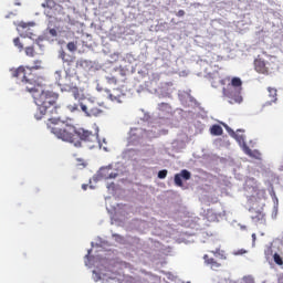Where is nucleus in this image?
<instances>
[{
    "label": "nucleus",
    "instance_id": "f257e3e1",
    "mask_svg": "<svg viewBox=\"0 0 283 283\" xmlns=\"http://www.w3.org/2000/svg\"><path fill=\"white\" fill-rule=\"evenodd\" d=\"M51 133L64 140V143H72L75 147H81V140L91 143L92 147L98 143V134L92 133L85 128H76L65 122L55 123L50 126Z\"/></svg>",
    "mask_w": 283,
    "mask_h": 283
},
{
    "label": "nucleus",
    "instance_id": "f03ea898",
    "mask_svg": "<svg viewBox=\"0 0 283 283\" xmlns=\"http://www.w3.org/2000/svg\"><path fill=\"white\" fill-rule=\"evenodd\" d=\"M25 90L32 94L34 103L38 106V112H40V115L39 113L35 114L36 120H41L42 116H45L46 114L52 116L53 114L59 113V107L56 106V101H59L57 93L39 90L36 88V84L31 86L27 85Z\"/></svg>",
    "mask_w": 283,
    "mask_h": 283
},
{
    "label": "nucleus",
    "instance_id": "7ed1b4c3",
    "mask_svg": "<svg viewBox=\"0 0 283 283\" xmlns=\"http://www.w3.org/2000/svg\"><path fill=\"white\" fill-rule=\"evenodd\" d=\"M41 65H43V61L35 60L33 61V65L19 66L18 69L11 70V74L13 78H18L24 83V85H36L39 77L36 74L32 73V70H41Z\"/></svg>",
    "mask_w": 283,
    "mask_h": 283
},
{
    "label": "nucleus",
    "instance_id": "20e7f679",
    "mask_svg": "<svg viewBox=\"0 0 283 283\" xmlns=\"http://www.w3.org/2000/svg\"><path fill=\"white\" fill-rule=\"evenodd\" d=\"M222 94L226 98H229V103L233 105L234 103L242 102V80L240 77H232L231 82L227 87L222 88Z\"/></svg>",
    "mask_w": 283,
    "mask_h": 283
},
{
    "label": "nucleus",
    "instance_id": "39448f33",
    "mask_svg": "<svg viewBox=\"0 0 283 283\" xmlns=\"http://www.w3.org/2000/svg\"><path fill=\"white\" fill-rule=\"evenodd\" d=\"M127 71L123 67L115 69L109 75L106 76L108 85H118V83H125Z\"/></svg>",
    "mask_w": 283,
    "mask_h": 283
},
{
    "label": "nucleus",
    "instance_id": "423d86ee",
    "mask_svg": "<svg viewBox=\"0 0 283 283\" xmlns=\"http://www.w3.org/2000/svg\"><path fill=\"white\" fill-rule=\"evenodd\" d=\"M80 107L83 113H85V116H101L103 114V111L98 108L92 101H87L86 103H80Z\"/></svg>",
    "mask_w": 283,
    "mask_h": 283
},
{
    "label": "nucleus",
    "instance_id": "0eeeda50",
    "mask_svg": "<svg viewBox=\"0 0 283 283\" xmlns=\"http://www.w3.org/2000/svg\"><path fill=\"white\" fill-rule=\"evenodd\" d=\"M108 98L113 103H123L125 101V93L120 88H114L112 93H108Z\"/></svg>",
    "mask_w": 283,
    "mask_h": 283
},
{
    "label": "nucleus",
    "instance_id": "6e6552de",
    "mask_svg": "<svg viewBox=\"0 0 283 283\" xmlns=\"http://www.w3.org/2000/svg\"><path fill=\"white\" fill-rule=\"evenodd\" d=\"M63 92H70L72 96L75 98V101H82L83 94H81V91L77 88V86H74L72 84H66V87L62 88Z\"/></svg>",
    "mask_w": 283,
    "mask_h": 283
},
{
    "label": "nucleus",
    "instance_id": "1a4fd4ad",
    "mask_svg": "<svg viewBox=\"0 0 283 283\" xmlns=\"http://www.w3.org/2000/svg\"><path fill=\"white\" fill-rule=\"evenodd\" d=\"M254 70L259 74H269V67H266V62L262 59L254 60Z\"/></svg>",
    "mask_w": 283,
    "mask_h": 283
},
{
    "label": "nucleus",
    "instance_id": "9d476101",
    "mask_svg": "<svg viewBox=\"0 0 283 283\" xmlns=\"http://www.w3.org/2000/svg\"><path fill=\"white\" fill-rule=\"evenodd\" d=\"M55 81L57 83V85H60V87H62V90H64L70 83H67V81H70V75L65 74L64 78L62 75L61 71H56L55 74Z\"/></svg>",
    "mask_w": 283,
    "mask_h": 283
},
{
    "label": "nucleus",
    "instance_id": "9b49d317",
    "mask_svg": "<svg viewBox=\"0 0 283 283\" xmlns=\"http://www.w3.org/2000/svg\"><path fill=\"white\" fill-rule=\"evenodd\" d=\"M205 263L207 264V266H210V269L212 271H218L220 269V266H222L221 263H218V261H216V259L213 258H209L208 254H206L203 256Z\"/></svg>",
    "mask_w": 283,
    "mask_h": 283
},
{
    "label": "nucleus",
    "instance_id": "f8f14e48",
    "mask_svg": "<svg viewBox=\"0 0 283 283\" xmlns=\"http://www.w3.org/2000/svg\"><path fill=\"white\" fill-rule=\"evenodd\" d=\"M210 134L212 136H222V134H224V130L222 129V126L214 124L210 127Z\"/></svg>",
    "mask_w": 283,
    "mask_h": 283
},
{
    "label": "nucleus",
    "instance_id": "ddd939ff",
    "mask_svg": "<svg viewBox=\"0 0 283 283\" xmlns=\"http://www.w3.org/2000/svg\"><path fill=\"white\" fill-rule=\"evenodd\" d=\"M252 220L254 222H265L264 220V212L258 210V211H252Z\"/></svg>",
    "mask_w": 283,
    "mask_h": 283
},
{
    "label": "nucleus",
    "instance_id": "4468645a",
    "mask_svg": "<svg viewBox=\"0 0 283 283\" xmlns=\"http://www.w3.org/2000/svg\"><path fill=\"white\" fill-rule=\"evenodd\" d=\"M268 92L272 103H275V101H277V90L273 87H268Z\"/></svg>",
    "mask_w": 283,
    "mask_h": 283
},
{
    "label": "nucleus",
    "instance_id": "2eb2a0df",
    "mask_svg": "<svg viewBox=\"0 0 283 283\" xmlns=\"http://www.w3.org/2000/svg\"><path fill=\"white\" fill-rule=\"evenodd\" d=\"M243 151H244V154H247V156H250L251 158H256L258 156H260V153L251 150V148L249 146H244ZM255 155H258V156H255Z\"/></svg>",
    "mask_w": 283,
    "mask_h": 283
},
{
    "label": "nucleus",
    "instance_id": "dca6fc26",
    "mask_svg": "<svg viewBox=\"0 0 283 283\" xmlns=\"http://www.w3.org/2000/svg\"><path fill=\"white\" fill-rule=\"evenodd\" d=\"M24 52L27 56H30L31 59H34V56H36V50H34V46L24 48Z\"/></svg>",
    "mask_w": 283,
    "mask_h": 283
},
{
    "label": "nucleus",
    "instance_id": "f3484780",
    "mask_svg": "<svg viewBox=\"0 0 283 283\" xmlns=\"http://www.w3.org/2000/svg\"><path fill=\"white\" fill-rule=\"evenodd\" d=\"M13 45L18 48L19 52H23L24 48H23V43H21V39L19 38L13 39Z\"/></svg>",
    "mask_w": 283,
    "mask_h": 283
},
{
    "label": "nucleus",
    "instance_id": "a211bd4d",
    "mask_svg": "<svg viewBox=\"0 0 283 283\" xmlns=\"http://www.w3.org/2000/svg\"><path fill=\"white\" fill-rule=\"evenodd\" d=\"M210 253H213L216 258H218V255H221V260H227V256L224 255V251H221L220 248H217L216 250L210 251Z\"/></svg>",
    "mask_w": 283,
    "mask_h": 283
},
{
    "label": "nucleus",
    "instance_id": "6ab92c4d",
    "mask_svg": "<svg viewBox=\"0 0 283 283\" xmlns=\"http://www.w3.org/2000/svg\"><path fill=\"white\" fill-rule=\"evenodd\" d=\"M179 175L181 178H184V180L191 179V172H189V170H187V169L181 170Z\"/></svg>",
    "mask_w": 283,
    "mask_h": 283
},
{
    "label": "nucleus",
    "instance_id": "aec40b11",
    "mask_svg": "<svg viewBox=\"0 0 283 283\" xmlns=\"http://www.w3.org/2000/svg\"><path fill=\"white\" fill-rule=\"evenodd\" d=\"M54 6H56L54 0H46L44 3H42V8H49L50 10H52Z\"/></svg>",
    "mask_w": 283,
    "mask_h": 283
},
{
    "label": "nucleus",
    "instance_id": "412c9836",
    "mask_svg": "<svg viewBox=\"0 0 283 283\" xmlns=\"http://www.w3.org/2000/svg\"><path fill=\"white\" fill-rule=\"evenodd\" d=\"M66 48L70 52H76V50H78V48L76 46V42H69L66 44Z\"/></svg>",
    "mask_w": 283,
    "mask_h": 283
},
{
    "label": "nucleus",
    "instance_id": "4be33fe9",
    "mask_svg": "<svg viewBox=\"0 0 283 283\" xmlns=\"http://www.w3.org/2000/svg\"><path fill=\"white\" fill-rule=\"evenodd\" d=\"M175 185L177 187H182V177L180 176V174L175 175Z\"/></svg>",
    "mask_w": 283,
    "mask_h": 283
},
{
    "label": "nucleus",
    "instance_id": "5701e85b",
    "mask_svg": "<svg viewBox=\"0 0 283 283\" xmlns=\"http://www.w3.org/2000/svg\"><path fill=\"white\" fill-rule=\"evenodd\" d=\"M274 262H275V264H279V266H282V264H283L282 256H280V254L275 253Z\"/></svg>",
    "mask_w": 283,
    "mask_h": 283
},
{
    "label": "nucleus",
    "instance_id": "b1692460",
    "mask_svg": "<svg viewBox=\"0 0 283 283\" xmlns=\"http://www.w3.org/2000/svg\"><path fill=\"white\" fill-rule=\"evenodd\" d=\"M167 169H164V170H160L159 172H158V178L160 179V180H164V178H167Z\"/></svg>",
    "mask_w": 283,
    "mask_h": 283
},
{
    "label": "nucleus",
    "instance_id": "393cba45",
    "mask_svg": "<svg viewBox=\"0 0 283 283\" xmlns=\"http://www.w3.org/2000/svg\"><path fill=\"white\" fill-rule=\"evenodd\" d=\"M67 108L70 112H78V104H70Z\"/></svg>",
    "mask_w": 283,
    "mask_h": 283
},
{
    "label": "nucleus",
    "instance_id": "a878e982",
    "mask_svg": "<svg viewBox=\"0 0 283 283\" xmlns=\"http://www.w3.org/2000/svg\"><path fill=\"white\" fill-rule=\"evenodd\" d=\"M65 56H67V53H65L63 50L60 51V59H62V61H64V63H67V59H65Z\"/></svg>",
    "mask_w": 283,
    "mask_h": 283
},
{
    "label": "nucleus",
    "instance_id": "bb28decb",
    "mask_svg": "<svg viewBox=\"0 0 283 283\" xmlns=\"http://www.w3.org/2000/svg\"><path fill=\"white\" fill-rule=\"evenodd\" d=\"M258 196H261V198L263 199L266 198V190L264 189L259 190Z\"/></svg>",
    "mask_w": 283,
    "mask_h": 283
},
{
    "label": "nucleus",
    "instance_id": "cd10ccee",
    "mask_svg": "<svg viewBox=\"0 0 283 283\" xmlns=\"http://www.w3.org/2000/svg\"><path fill=\"white\" fill-rule=\"evenodd\" d=\"M49 34L51 35V36H57V32H56V29H49Z\"/></svg>",
    "mask_w": 283,
    "mask_h": 283
},
{
    "label": "nucleus",
    "instance_id": "c85d7f7f",
    "mask_svg": "<svg viewBox=\"0 0 283 283\" xmlns=\"http://www.w3.org/2000/svg\"><path fill=\"white\" fill-rule=\"evenodd\" d=\"M244 253H247V250L241 249L234 252V255H244Z\"/></svg>",
    "mask_w": 283,
    "mask_h": 283
},
{
    "label": "nucleus",
    "instance_id": "c756f323",
    "mask_svg": "<svg viewBox=\"0 0 283 283\" xmlns=\"http://www.w3.org/2000/svg\"><path fill=\"white\" fill-rule=\"evenodd\" d=\"M185 15V10H179L177 12V17H184Z\"/></svg>",
    "mask_w": 283,
    "mask_h": 283
},
{
    "label": "nucleus",
    "instance_id": "7c9ffc66",
    "mask_svg": "<svg viewBox=\"0 0 283 283\" xmlns=\"http://www.w3.org/2000/svg\"><path fill=\"white\" fill-rule=\"evenodd\" d=\"M116 176H117L116 174L111 172L107 178L112 179V178H116Z\"/></svg>",
    "mask_w": 283,
    "mask_h": 283
},
{
    "label": "nucleus",
    "instance_id": "2f4dec72",
    "mask_svg": "<svg viewBox=\"0 0 283 283\" xmlns=\"http://www.w3.org/2000/svg\"><path fill=\"white\" fill-rule=\"evenodd\" d=\"M19 25H20V28H23V29L28 28V24L25 22H22Z\"/></svg>",
    "mask_w": 283,
    "mask_h": 283
},
{
    "label": "nucleus",
    "instance_id": "473e14b6",
    "mask_svg": "<svg viewBox=\"0 0 283 283\" xmlns=\"http://www.w3.org/2000/svg\"><path fill=\"white\" fill-rule=\"evenodd\" d=\"M87 187H88V186H87V185H85V184H84V185H82V189H83L84 191H87Z\"/></svg>",
    "mask_w": 283,
    "mask_h": 283
},
{
    "label": "nucleus",
    "instance_id": "72a5a7b5",
    "mask_svg": "<svg viewBox=\"0 0 283 283\" xmlns=\"http://www.w3.org/2000/svg\"><path fill=\"white\" fill-rule=\"evenodd\" d=\"M218 258H222V254H218Z\"/></svg>",
    "mask_w": 283,
    "mask_h": 283
},
{
    "label": "nucleus",
    "instance_id": "f704fd0d",
    "mask_svg": "<svg viewBox=\"0 0 283 283\" xmlns=\"http://www.w3.org/2000/svg\"><path fill=\"white\" fill-rule=\"evenodd\" d=\"M252 238H254V239H255V234H252Z\"/></svg>",
    "mask_w": 283,
    "mask_h": 283
}]
</instances>
